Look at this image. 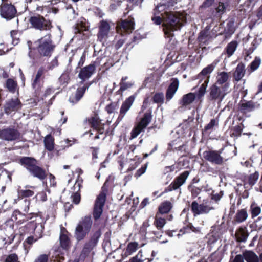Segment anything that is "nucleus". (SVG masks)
<instances>
[{
	"label": "nucleus",
	"instance_id": "nucleus-58",
	"mask_svg": "<svg viewBox=\"0 0 262 262\" xmlns=\"http://www.w3.org/2000/svg\"><path fill=\"white\" fill-rule=\"evenodd\" d=\"M25 203V207L23 209V210L25 212L28 213L29 210V205L30 204V200H28L27 199L24 200Z\"/></svg>",
	"mask_w": 262,
	"mask_h": 262
},
{
	"label": "nucleus",
	"instance_id": "nucleus-32",
	"mask_svg": "<svg viewBox=\"0 0 262 262\" xmlns=\"http://www.w3.org/2000/svg\"><path fill=\"white\" fill-rule=\"evenodd\" d=\"M45 73V69L43 67L40 68L36 75L35 78L32 83L33 89L38 90L40 88V78Z\"/></svg>",
	"mask_w": 262,
	"mask_h": 262
},
{
	"label": "nucleus",
	"instance_id": "nucleus-33",
	"mask_svg": "<svg viewBox=\"0 0 262 262\" xmlns=\"http://www.w3.org/2000/svg\"><path fill=\"white\" fill-rule=\"evenodd\" d=\"M59 239L61 247L63 249H67L69 247L70 241L67 235L62 230L61 231Z\"/></svg>",
	"mask_w": 262,
	"mask_h": 262
},
{
	"label": "nucleus",
	"instance_id": "nucleus-52",
	"mask_svg": "<svg viewBox=\"0 0 262 262\" xmlns=\"http://www.w3.org/2000/svg\"><path fill=\"white\" fill-rule=\"evenodd\" d=\"M103 57H98L95 61L91 63L90 65H92L94 67V71H95L96 68L99 66L102 62Z\"/></svg>",
	"mask_w": 262,
	"mask_h": 262
},
{
	"label": "nucleus",
	"instance_id": "nucleus-60",
	"mask_svg": "<svg viewBox=\"0 0 262 262\" xmlns=\"http://www.w3.org/2000/svg\"><path fill=\"white\" fill-rule=\"evenodd\" d=\"M232 262H244L243 256L241 254L236 255Z\"/></svg>",
	"mask_w": 262,
	"mask_h": 262
},
{
	"label": "nucleus",
	"instance_id": "nucleus-26",
	"mask_svg": "<svg viewBox=\"0 0 262 262\" xmlns=\"http://www.w3.org/2000/svg\"><path fill=\"white\" fill-rule=\"evenodd\" d=\"M29 171L34 177L42 180L46 177L45 171L40 167L35 165L34 167L29 168Z\"/></svg>",
	"mask_w": 262,
	"mask_h": 262
},
{
	"label": "nucleus",
	"instance_id": "nucleus-45",
	"mask_svg": "<svg viewBox=\"0 0 262 262\" xmlns=\"http://www.w3.org/2000/svg\"><path fill=\"white\" fill-rule=\"evenodd\" d=\"M164 95L162 93H156L153 97V100L155 103H163L164 101Z\"/></svg>",
	"mask_w": 262,
	"mask_h": 262
},
{
	"label": "nucleus",
	"instance_id": "nucleus-46",
	"mask_svg": "<svg viewBox=\"0 0 262 262\" xmlns=\"http://www.w3.org/2000/svg\"><path fill=\"white\" fill-rule=\"evenodd\" d=\"M16 86V84L13 80L11 79H9L7 80L6 82V86L10 91L14 92Z\"/></svg>",
	"mask_w": 262,
	"mask_h": 262
},
{
	"label": "nucleus",
	"instance_id": "nucleus-22",
	"mask_svg": "<svg viewBox=\"0 0 262 262\" xmlns=\"http://www.w3.org/2000/svg\"><path fill=\"white\" fill-rule=\"evenodd\" d=\"M136 98L135 95H132L126 98L125 100L122 103L120 110L119 117L122 119L130 108Z\"/></svg>",
	"mask_w": 262,
	"mask_h": 262
},
{
	"label": "nucleus",
	"instance_id": "nucleus-23",
	"mask_svg": "<svg viewBox=\"0 0 262 262\" xmlns=\"http://www.w3.org/2000/svg\"><path fill=\"white\" fill-rule=\"evenodd\" d=\"M235 236L237 242H245L249 236L247 228L242 226L239 227L235 232Z\"/></svg>",
	"mask_w": 262,
	"mask_h": 262
},
{
	"label": "nucleus",
	"instance_id": "nucleus-64",
	"mask_svg": "<svg viewBox=\"0 0 262 262\" xmlns=\"http://www.w3.org/2000/svg\"><path fill=\"white\" fill-rule=\"evenodd\" d=\"M149 203V199L148 198H145L142 202H141L140 204V207L141 208H144L145 206H146Z\"/></svg>",
	"mask_w": 262,
	"mask_h": 262
},
{
	"label": "nucleus",
	"instance_id": "nucleus-9",
	"mask_svg": "<svg viewBox=\"0 0 262 262\" xmlns=\"http://www.w3.org/2000/svg\"><path fill=\"white\" fill-rule=\"evenodd\" d=\"M17 11L11 4L2 3L0 7V14L2 17L7 20L13 18L16 14Z\"/></svg>",
	"mask_w": 262,
	"mask_h": 262
},
{
	"label": "nucleus",
	"instance_id": "nucleus-24",
	"mask_svg": "<svg viewBox=\"0 0 262 262\" xmlns=\"http://www.w3.org/2000/svg\"><path fill=\"white\" fill-rule=\"evenodd\" d=\"M179 83V80L176 79L172 81L168 86L166 93V99L167 101H169L172 98L178 89Z\"/></svg>",
	"mask_w": 262,
	"mask_h": 262
},
{
	"label": "nucleus",
	"instance_id": "nucleus-51",
	"mask_svg": "<svg viewBox=\"0 0 262 262\" xmlns=\"http://www.w3.org/2000/svg\"><path fill=\"white\" fill-rule=\"evenodd\" d=\"M58 65L57 58H54L52 61L50 62L49 66L48 67V69L51 70L53 69L54 68L57 67Z\"/></svg>",
	"mask_w": 262,
	"mask_h": 262
},
{
	"label": "nucleus",
	"instance_id": "nucleus-3",
	"mask_svg": "<svg viewBox=\"0 0 262 262\" xmlns=\"http://www.w3.org/2000/svg\"><path fill=\"white\" fill-rule=\"evenodd\" d=\"M209 91V99L220 103L223 100L225 97L230 92V84L225 83L221 86L213 84L210 87Z\"/></svg>",
	"mask_w": 262,
	"mask_h": 262
},
{
	"label": "nucleus",
	"instance_id": "nucleus-49",
	"mask_svg": "<svg viewBox=\"0 0 262 262\" xmlns=\"http://www.w3.org/2000/svg\"><path fill=\"white\" fill-rule=\"evenodd\" d=\"M5 262H18V257L15 254H10L6 258Z\"/></svg>",
	"mask_w": 262,
	"mask_h": 262
},
{
	"label": "nucleus",
	"instance_id": "nucleus-8",
	"mask_svg": "<svg viewBox=\"0 0 262 262\" xmlns=\"http://www.w3.org/2000/svg\"><path fill=\"white\" fill-rule=\"evenodd\" d=\"M151 120V115L150 113H146L141 120L131 132V139L136 138L149 124Z\"/></svg>",
	"mask_w": 262,
	"mask_h": 262
},
{
	"label": "nucleus",
	"instance_id": "nucleus-25",
	"mask_svg": "<svg viewBox=\"0 0 262 262\" xmlns=\"http://www.w3.org/2000/svg\"><path fill=\"white\" fill-rule=\"evenodd\" d=\"M88 122L94 129L98 130L100 133H102L101 124L98 115H95L94 116L89 118Z\"/></svg>",
	"mask_w": 262,
	"mask_h": 262
},
{
	"label": "nucleus",
	"instance_id": "nucleus-12",
	"mask_svg": "<svg viewBox=\"0 0 262 262\" xmlns=\"http://www.w3.org/2000/svg\"><path fill=\"white\" fill-rule=\"evenodd\" d=\"M1 138L7 141H14L20 138V133L14 127H9L2 129Z\"/></svg>",
	"mask_w": 262,
	"mask_h": 262
},
{
	"label": "nucleus",
	"instance_id": "nucleus-44",
	"mask_svg": "<svg viewBox=\"0 0 262 262\" xmlns=\"http://www.w3.org/2000/svg\"><path fill=\"white\" fill-rule=\"evenodd\" d=\"M146 258L144 259L142 254V251H139L138 254L130 258L128 262H144Z\"/></svg>",
	"mask_w": 262,
	"mask_h": 262
},
{
	"label": "nucleus",
	"instance_id": "nucleus-6",
	"mask_svg": "<svg viewBox=\"0 0 262 262\" xmlns=\"http://www.w3.org/2000/svg\"><path fill=\"white\" fill-rule=\"evenodd\" d=\"M92 225V220L90 216H85L80 221L75 230V236L77 240L84 238L90 232Z\"/></svg>",
	"mask_w": 262,
	"mask_h": 262
},
{
	"label": "nucleus",
	"instance_id": "nucleus-16",
	"mask_svg": "<svg viewBox=\"0 0 262 262\" xmlns=\"http://www.w3.org/2000/svg\"><path fill=\"white\" fill-rule=\"evenodd\" d=\"M218 62V60L214 61L212 63L204 68L198 74V78L200 79V82L203 81L202 84H204L205 83V80L207 78L208 79V82H209V74L214 70Z\"/></svg>",
	"mask_w": 262,
	"mask_h": 262
},
{
	"label": "nucleus",
	"instance_id": "nucleus-63",
	"mask_svg": "<svg viewBox=\"0 0 262 262\" xmlns=\"http://www.w3.org/2000/svg\"><path fill=\"white\" fill-rule=\"evenodd\" d=\"M146 169V167H141V168L138 170L137 173H136V176H137V177L141 176L145 172Z\"/></svg>",
	"mask_w": 262,
	"mask_h": 262
},
{
	"label": "nucleus",
	"instance_id": "nucleus-53",
	"mask_svg": "<svg viewBox=\"0 0 262 262\" xmlns=\"http://www.w3.org/2000/svg\"><path fill=\"white\" fill-rule=\"evenodd\" d=\"M226 6L222 2L219 3V5L216 8V11L218 13H223L225 11Z\"/></svg>",
	"mask_w": 262,
	"mask_h": 262
},
{
	"label": "nucleus",
	"instance_id": "nucleus-31",
	"mask_svg": "<svg viewBox=\"0 0 262 262\" xmlns=\"http://www.w3.org/2000/svg\"><path fill=\"white\" fill-rule=\"evenodd\" d=\"M138 248V244L136 242H130L127 246L126 250L122 254L123 256L126 257L134 252H135Z\"/></svg>",
	"mask_w": 262,
	"mask_h": 262
},
{
	"label": "nucleus",
	"instance_id": "nucleus-13",
	"mask_svg": "<svg viewBox=\"0 0 262 262\" xmlns=\"http://www.w3.org/2000/svg\"><path fill=\"white\" fill-rule=\"evenodd\" d=\"M204 158L211 163L220 165L223 162V158L220 152L216 150L205 151L203 154Z\"/></svg>",
	"mask_w": 262,
	"mask_h": 262
},
{
	"label": "nucleus",
	"instance_id": "nucleus-37",
	"mask_svg": "<svg viewBox=\"0 0 262 262\" xmlns=\"http://www.w3.org/2000/svg\"><path fill=\"white\" fill-rule=\"evenodd\" d=\"M21 162L26 166V168L29 171V168L35 166L36 160L33 158L25 157L21 159Z\"/></svg>",
	"mask_w": 262,
	"mask_h": 262
},
{
	"label": "nucleus",
	"instance_id": "nucleus-36",
	"mask_svg": "<svg viewBox=\"0 0 262 262\" xmlns=\"http://www.w3.org/2000/svg\"><path fill=\"white\" fill-rule=\"evenodd\" d=\"M44 144L47 149L52 151L54 147L53 138L50 135H47L44 140Z\"/></svg>",
	"mask_w": 262,
	"mask_h": 262
},
{
	"label": "nucleus",
	"instance_id": "nucleus-55",
	"mask_svg": "<svg viewBox=\"0 0 262 262\" xmlns=\"http://www.w3.org/2000/svg\"><path fill=\"white\" fill-rule=\"evenodd\" d=\"M48 256L47 255L42 254L40 255L34 262H47Z\"/></svg>",
	"mask_w": 262,
	"mask_h": 262
},
{
	"label": "nucleus",
	"instance_id": "nucleus-40",
	"mask_svg": "<svg viewBox=\"0 0 262 262\" xmlns=\"http://www.w3.org/2000/svg\"><path fill=\"white\" fill-rule=\"evenodd\" d=\"M88 29V26L81 22L80 23H77L75 27L74 32L75 33H80L81 32L86 31Z\"/></svg>",
	"mask_w": 262,
	"mask_h": 262
},
{
	"label": "nucleus",
	"instance_id": "nucleus-48",
	"mask_svg": "<svg viewBox=\"0 0 262 262\" xmlns=\"http://www.w3.org/2000/svg\"><path fill=\"white\" fill-rule=\"evenodd\" d=\"M118 105L115 103H112L106 107V110L108 114L113 113L117 109Z\"/></svg>",
	"mask_w": 262,
	"mask_h": 262
},
{
	"label": "nucleus",
	"instance_id": "nucleus-27",
	"mask_svg": "<svg viewBox=\"0 0 262 262\" xmlns=\"http://www.w3.org/2000/svg\"><path fill=\"white\" fill-rule=\"evenodd\" d=\"M35 188V186L31 185H26L25 186V189H19L18 190V194L22 198H28L33 196L34 194L33 189Z\"/></svg>",
	"mask_w": 262,
	"mask_h": 262
},
{
	"label": "nucleus",
	"instance_id": "nucleus-10",
	"mask_svg": "<svg viewBox=\"0 0 262 262\" xmlns=\"http://www.w3.org/2000/svg\"><path fill=\"white\" fill-rule=\"evenodd\" d=\"M191 208L194 216L207 214L211 210L214 209V208L210 205H207L205 203L199 204L195 201L192 203Z\"/></svg>",
	"mask_w": 262,
	"mask_h": 262
},
{
	"label": "nucleus",
	"instance_id": "nucleus-47",
	"mask_svg": "<svg viewBox=\"0 0 262 262\" xmlns=\"http://www.w3.org/2000/svg\"><path fill=\"white\" fill-rule=\"evenodd\" d=\"M133 83L132 82H123L120 81V88L119 91L123 92L128 88L132 86Z\"/></svg>",
	"mask_w": 262,
	"mask_h": 262
},
{
	"label": "nucleus",
	"instance_id": "nucleus-39",
	"mask_svg": "<svg viewBox=\"0 0 262 262\" xmlns=\"http://www.w3.org/2000/svg\"><path fill=\"white\" fill-rule=\"evenodd\" d=\"M191 231L194 233H200L201 232V228L200 227H195L191 224H190L184 227L183 229H181L180 232H182L183 234L185 233H190Z\"/></svg>",
	"mask_w": 262,
	"mask_h": 262
},
{
	"label": "nucleus",
	"instance_id": "nucleus-1",
	"mask_svg": "<svg viewBox=\"0 0 262 262\" xmlns=\"http://www.w3.org/2000/svg\"><path fill=\"white\" fill-rule=\"evenodd\" d=\"M170 5L172 4H167L164 1L160 3L154 10V16L151 18L155 24H162L165 37L169 40L174 36V32L180 30L186 20L179 13L168 11L167 9Z\"/></svg>",
	"mask_w": 262,
	"mask_h": 262
},
{
	"label": "nucleus",
	"instance_id": "nucleus-19",
	"mask_svg": "<svg viewBox=\"0 0 262 262\" xmlns=\"http://www.w3.org/2000/svg\"><path fill=\"white\" fill-rule=\"evenodd\" d=\"M134 22L132 19L122 20L117 24V31L121 34L122 33L123 31L129 33L134 29Z\"/></svg>",
	"mask_w": 262,
	"mask_h": 262
},
{
	"label": "nucleus",
	"instance_id": "nucleus-59",
	"mask_svg": "<svg viewBox=\"0 0 262 262\" xmlns=\"http://www.w3.org/2000/svg\"><path fill=\"white\" fill-rule=\"evenodd\" d=\"M214 0H206L202 5L203 8H207L210 6L214 2Z\"/></svg>",
	"mask_w": 262,
	"mask_h": 262
},
{
	"label": "nucleus",
	"instance_id": "nucleus-4",
	"mask_svg": "<svg viewBox=\"0 0 262 262\" xmlns=\"http://www.w3.org/2000/svg\"><path fill=\"white\" fill-rule=\"evenodd\" d=\"M208 84V79L207 78L205 80V83L201 85L198 91L196 93H189L184 95L183 96L182 99L181 100L180 103L182 106H186L191 104L195 99L201 101L206 92V89L207 88Z\"/></svg>",
	"mask_w": 262,
	"mask_h": 262
},
{
	"label": "nucleus",
	"instance_id": "nucleus-29",
	"mask_svg": "<svg viewBox=\"0 0 262 262\" xmlns=\"http://www.w3.org/2000/svg\"><path fill=\"white\" fill-rule=\"evenodd\" d=\"M245 74V67L244 64L240 63L237 66L234 73V78L236 81H239Z\"/></svg>",
	"mask_w": 262,
	"mask_h": 262
},
{
	"label": "nucleus",
	"instance_id": "nucleus-21",
	"mask_svg": "<svg viewBox=\"0 0 262 262\" xmlns=\"http://www.w3.org/2000/svg\"><path fill=\"white\" fill-rule=\"evenodd\" d=\"M246 262H262V253L258 256L252 250H245L241 254Z\"/></svg>",
	"mask_w": 262,
	"mask_h": 262
},
{
	"label": "nucleus",
	"instance_id": "nucleus-61",
	"mask_svg": "<svg viewBox=\"0 0 262 262\" xmlns=\"http://www.w3.org/2000/svg\"><path fill=\"white\" fill-rule=\"evenodd\" d=\"M121 2L118 1L116 3L111 4L110 6V9L112 11L116 10L118 6L120 5Z\"/></svg>",
	"mask_w": 262,
	"mask_h": 262
},
{
	"label": "nucleus",
	"instance_id": "nucleus-20",
	"mask_svg": "<svg viewBox=\"0 0 262 262\" xmlns=\"http://www.w3.org/2000/svg\"><path fill=\"white\" fill-rule=\"evenodd\" d=\"M110 29V26L107 21L106 20L100 21L99 32L98 33V38L100 41L102 42L106 39L107 37Z\"/></svg>",
	"mask_w": 262,
	"mask_h": 262
},
{
	"label": "nucleus",
	"instance_id": "nucleus-57",
	"mask_svg": "<svg viewBox=\"0 0 262 262\" xmlns=\"http://www.w3.org/2000/svg\"><path fill=\"white\" fill-rule=\"evenodd\" d=\"M29 225L32 226L33 228H34V230H36L37 228H38V230L42 231L43 229V227L42 225L39 224L38 225H36V224L34 222V221L31 222L29 224Z\"/></svg>",
	"mask_w": 262,
	"mask_h": 262
},
{
	"label": "nucleus",
	"instance_id": "nucleus-50",
	"mask_svg": "<svg viewBox=\"0 0 262 262\" xmlns=\"http://www.w3.org/2000/svg\"><path fill=\"white\" fill-rule=\"evenodd\" d=\"M35 198L37 200L42 202H45L47 199L46 193L45 192H40L38 193L36 195Z\"/></svg>",
	"mask_w": 262,
	"mask_h": 262
},
{
	"label": "nucleus",
	"instance_id": "nucleus-18",
	"mask_svg": "<svg viewBox=\"0 0 262 262\" xmlns=\"http://www.w3.org/2000/svg\"><path fill=\"white\" fill-rule=\"evenodd\" d=\"M260 104L257 102L244 101L241 103L239 110L242 113H247L254 111L260 107Z\"/></svg>",
	"mask_w": 262,
	"mask_h": 262
},
{
	"label": "nucleus",
	"instance_id": "nucleus-56",
	"mask_svg": "<svg viewBox=\"0 0 262 262\" xmlns=\"http://www.w3.org/2000/svg\"><path fill=\"white\" fill-rule=\"evenodd\" d=\"M216 123V121L215 119H211L210 122L205 127V130H207L209 129H211L214 126Z\"/></svg>",
	"mask_w": 262,
	"mask_h": 262
},
{
	"label": "nucleus",
	"instance_id": "nucleus-7",
	"mask_svg": "<svg viewBox=\"0 0 262 262\" xmlns=\"http://www.w3.org/2000/svg\"><path fill=\"white\" fill-rule=\"evenodd\" d=\"M29 21L34 28L40 30H48L51 28L50 20L46 19L43 16L38 15L32 16Z\"/></svg>",
	"mask_w": 262,
	"mask_h": 262
},
{
	"label": "nucleus",
	"instance_id": "nucleus-62",
	"mask_svg": "<svg viewBox=\"0 0 262 262\" xmlns=\"http://www.w3.org/2000/svg\"><path fill=\"white\" fill-rule=\"evenodd\" d=\"M124 43V40L123 39H119L115 44V48L116 49H119Z\"/></svg>",
	"mask_w": 262,
	"mask_h": 262
},
{
	"label": "nucleus",
	"instance_id": "nucleus-34",
	"mask_svg": "<svg viewBox=\"0 0 262 262\" xmlns=\"http://www.w3.org/2000/svg\"><path fill=\"white\" fill-rule=\"evenodd\" d=\"M261 208L257 205V204L253 202L251 203L250 206V212L251 214V217L252 219L255 218L259 215L261 213Z\"/></svg>",
	"mask_w": 262,
	"mask_h": 262
},
{
	"label": "nucleus",
	"instance_id": "nucleus-15",
	"mask_svg": "<svg viewBox=\"0 0 262 262\" xmlns=\"http://www.w3.org/2000/svg\"><path fill=\"white\" fill-rule=\"evenodd\" d=\"M189 175V172L188 171H185L182 172L179 176L177 177L169 185V191L179 188L185 183Z\"/></svg>",
	"mask_w": 262,
	"mask_h": 262
},
{
	"label": "nucleus",
	"instance_id": "nucleus-42",
	"mask_svg": "<svg viewBox=\"0 0 262 262\" xmlns=\"http://www.w3.org/2000/svg\"><path fill=\"white\" fill-rule=\"evenodd\" d=\"M166 223V221L164 218L156 216L155 224L156 225L157 229H162Z\"/></svg>",
	"mask_w": 262,
	"mask_h": 262
},
{
	"label": "nucleus",
	"instance_id": "nucleus-28",
	"mask_svg": "<svg viewBox=\"0 0 262 262\" xmlns=\"http://www.w3.org/2000/svg\"><path fill=\"white\" fill-rule=\"evenodd\" d=\"M229 73L226 72H221L217 73L216 77V82L214 83L216 85H223L225 83H229L227 82L229 78Z\"/></svg>",
	"mask_w": 262,
	"mask_h": 262
},
{
	"label": "nucleus",
	"instance_id": "nucleus-38",
	"mask_svg": "<svg viewBox=\"0 0 262 262\" xmlns=\"http://www.w3.org/2000/svg\"><path fill=\"white\" fill-rule=\"evenodd\" d=\"M172 204L169 201L164 202L159 208V211L161 214L167 213L171 210Z\"/></svg>",
	"mask_w": 262,
	"mask_h": 262
},
{
	"label": "nucleus",
	"instance_id": "nucleus-35",
	"mask_svg": "<svg viewBox=\"0 0 262 262\" xmlns=\"http://www.w3.org/2000/svg\"><path fill=\"white\" fill-rule=\"evenodd\" d=\"M237 46L238 43L236 41H232L227 45L226 48V51L228 57H229L234 54V52L236 50Z\"/></svg>",
	"mask_w": 262,
	"mask_h": 262
},
{
	"label": "nucleus",
	"instance_id": "nucleus-17",
	"mask_svg": "<svg viewBox=\"0 0 262 262\" xmlns=\"http://www.w3.org/2000/svg\"><path fill=\"white\" fill-rule=\"evenodd\" d=\"M100 236V231H96L93 234L90 241L85 244L82 252V254L85 255H87L92 250L93 247L97 244L98 239Z\"/></svg>",
	"mask_w": 262,
	"mask_h": 262
},
{
	"label": "nucleus",
	"instance_id": "nucleus-54",
	"mask_svg": "<svg viewBox=\"0 0 262 262\" xmlns=\"http://www.w3.org/2000/svg\"><path fill=\"white\" fill-rule=\"evenodd\" d=\"M73 202L76 204H78L80 201V195L79 193L76 192L72 196Z\"/></svg>",
	"mask_w": 262,
	"mask_h": 262
},
{
	"label": "nucleus",
	"instance_id": "nucleus-43",
	"mask_svg": "<svg viewBox=\"0 0 262 262\" xmlns=\"http://www.w3.org/2000/svg\"><path fill=\"white\" fill-rule=\"evenodd\" d=\"M261 60L259 57H256L255 59L250 64V67L252 72L256 70L259 67Z\"/></svg>",
	"mask_w": 262,
	"mask_h": 262
},
{
	"label": "nucleus",
	"instance_id": "nucleus-41",
	"mask_svg": "<svg viewBox=\"0 0 262 262\" xmlns=\"http://www.w3.org/2000/svg\"><path fill=\"white\" fill-rule=\"evenodd\" d=\"M258 178L259 173L258 172H255L254 173L250 174L249 177V184L251 186L254 185L256 183Z\"/></svg>",
	"mask_w": 262,
	"mask_h": 262
},
{
	"label": "nucleus",
	"instance_id": "nucleus-5",
	"mask_svg": "<svg viewBox=\"0 0 262 262\" xmlns=\"http://www.w3.org/2000/svg\"><path fill=\"white\" fill-rule=\"evenodd\" d=\"M35 43L37 45V49L39 54L44 56H50L54 48L50 34L38 39Z\"/></svg>",
	"mask_w": 262,
	"mask_h": 262
},
{
	"label": "nucleus",
	"instance_id": "nucleus-2",
	"mask_svg": "<svg viewBox=\"0 0 262 262\" xmlns=\"http://www.w3.org/2000/svg\"><path fill=\"white\" fill-rule=\"evenodd\" d=\"M94 68L92 65H89L81 69L78 74V77L81 80L76 93L71 96L69 101L72 104L77 103L83 96L86 90H88L92 84L91 82L84 83V82L90 78L94 73Z\"/></svg>",
	"mask_w": 262,
	"mask_h": 262
},
{
	"label": "nucleus",
	"instance_id": "nucleus-30",
	"mask_svg": "<svg viewBox=\"0 0 262 262\" xmlns=\"http://www.w3.org/2000/svg\"><path fill=\"white\" fill-rule=\"evenodd\" d=\"M248 213L245 209L237 210L235 217L234 221L237 223H241L245 221L248 217Z\"/></svg>",
	"mask_w": 262,
	"mask_h": 262
},
{
	"label": "nucleus",
	"instance_id": "nucleus-11",
	"mask_svg": "<svg viewBox=\"0 0 262 262\" xmlns=\"http://www.w3.org/2000/svg\"><path fill=\"white\" fill-rule=\"evenodd\" d=\"M106 200V195L101 193L97 197L95 204L93 216L95 220L99 219L102 214L103 207Z\"/></svg>",
	"mask_w": 262,
	"mask_h": 262
},
{
	"label": "nucleus",
	"instance_id": "nucleus-14",
	"mask_svg": "<svg viewBox=\"0 0 262 262\" xmlns=\"http://www.w3.org/2000/svg\"><path fill=\"white\" fill-rule=\"evenodd\" d=\"M21 107V103L17 98H12L6 101L4 105V111L9 115L13 112L17 111Z\"/></svg>",
	"mask_w": 262,
	"mask_h": 262
}]
</instances>
